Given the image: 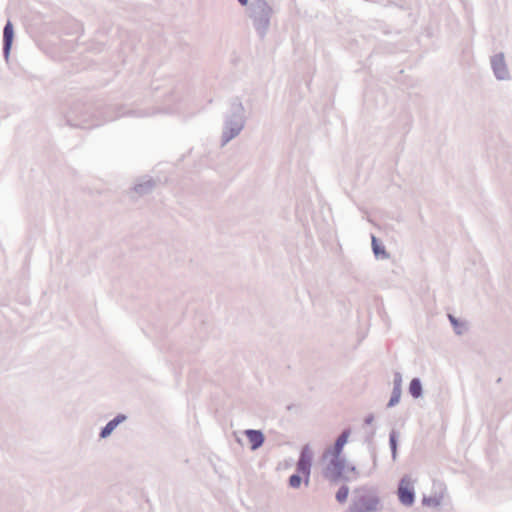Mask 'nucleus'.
Segmentation results:
<instances>
[{
  "label": "nucleus",
  "instance_id": "0eeeda50",
  "mask_svg": "<svg viewBox=\"0 0 512 512\" xmlns=\"http://www.w3.org/2000/svg\"><path fill=\"white\" fill-rule=\"evenodd\" d=\"M313 452L309 445L302 447L296 469L299 474H311Z\"/></svg>",
  "mask_w": 512,
  "mask_h": 512
},
{
  "label": "nucleus",
  "instance_id": "20e7f679",
  "mask_svg": "<svg viewBox=\"0 0 512 512\" xmlns=\"http://www.w3.org/2000/svg\"><path fill=\"white\" fill-rule=\"evenodd\" d=\"M382 509L381 499L374 489L362 486L352 491L349 512H381Z\"/></svg>",
  "mask_w": 512,
  "mask_h": 512
},
{
  "label": "nucleus",
  "instance_id": "1a4fd4ad",
  "mask_svg": "<svg viewBox=\"0 0 512 512\" xmlns=\"http://www.w3.org/2000/svg\"><path fill=\"white\" fill-rule=\"evenodd\" d=\"M402 375L400 372L394 373V379H393V390L391 398L387 404L389 408L394 407L397 405L400 401L401 393H402Z\"/></svg>",
  "mask_w": 512,
  "mask_h": 512
},
{
  "label": "nucleus",
  "instance_id": "7ed1b4c3",
  "mask_svg": "<svg viewBox=\"0 0 512 512\" xmlns=\"http://www.w3.org/2000/svg\"><path fill=\"white\" fill-rule=\"evenodd\" d=\"M274 13L273 6L267 0H251L245 9V15L260 38L267 35Z\"/></svg>",
  "mask_w": 512,
  "mask_h": 512
},
{
  "label": "nucleus",
  "instance_id": "f3484780",
  "mask_svg": "<svg viewBox=\"0 0 512 512\" xmlns=\"http://www.w3.org/2000/svg\"><path fill=\"white\" fill-rule=\"evenodd\" d=\"M372 250L376 257H381L383 259L389 258V254L386 252L385 248L378 243L375 236H372Z\"/></svg>",
  "mask_w": 512,
  "mask_h": 512
},
{
  "label": "nucleus",
  "instance_id": "6e6552de",
  "mask_svg": "<svg viewBox=\"0 0 512 512\" xmlns=\"http://www.w3.org/2000/svg\"><path fill=\"white\" fill-rule=\"evenodd\" d=\"M14 38L13 25L10 21L6 23L3 29V55L6 61L9 60L10 51Z\"/></svg>",
  "mask_w": 512,
  "mask_h": 512
},
{
  "label": "nucleus",
  "instance_id": "a211bd4d",
  "mask_svg": "<svg viewBox=\"0 0 512 512\" xmlns=\"http://www.w3.org/2000/svg\"><path fill=\"white\" fill-rule=\"evenodd\" d=\"M398 436L399 434L395 430H392L389 435V445L394 461L397 459Z\"/></svg>",
  "mask_w": 512,
  "mask_h": 512
},
{
  "label": "nucleus",
  "instance_id": "9d476101",
  "mask_svg": "<svg viewBox=\"0 0 512 512\" xmlns=\"http://www.w3.org/2000/svg\"><path fill=\"white\" fill-rule=\"evenodd\" d=\"M127 420V416L124 414H118L115 418L110 420L101 430L99 436L101 439L108 438L113 431L123 422Z\"/></svg>",
  "mask_w": 512,
  "mask_h": 512
},
{
  "label": "nucleus",
  "instance_id": "f03ea898",
  "mask_svg": "<svg viewBox=\"0 0 512 512\" xmlns=\"http://www.w3.org/2000/svg\"><path fill=\"white\" fill-rule=\"evenodd\" d=\"M245 107L240 99L235 98L230 102V109L224 117L220 145L226 146L230 141L238 137L246 125Z\"/></svg>",
  "mask_w": 512,
  "mask_h": 512
},
{
  "label": "nucleus",
  "instance_id": "2eb2a0df",
  "mask_svg": "<svg viewBox=\"0 0 512 512\" xmlns=\"http://www.w3.org/2000/svg\"><path fill=\"white\" fill-rule=\"evenodd\" d=\"M442 501H443L442 494L429 496V497L424 496L422 499V504L427 507L438 508L439 506H441Z\"/></svg>",
  "mask_w": 512,
  "mask_h": 512
},
{
  "label": "nucleus",
  "instance_id": "ddd939ff",
  "mask_svg": "<svg viewBox=\"0 0 512 512\" xmlns=\"http://www.w3.org/2000/svg\"><path fill=\"white\" fill-rule=\"evenodd\" d=\"M155 187V181L151 178L140 179L133 187V191L139 196L150 193Z\"/></svg>",
  "mask_w": 512,
  "mask_h": 512
},
{
  "label": "nucleus",
  "instance_id": "39448f33",
  "mask_svg": "<svg viewBox=\"0 0 512 512\" xmlns=\"http://www.w3.org/2000/svg\"><path fill=\"white\" fill-rule=\"evenodd\" d=\"M397 496L399 502L411 507L415 502V480L410 475H404L398 484Z\"/></svg>",
  "mask_w": 512,
  "mask_h": 512
},
{
  "label": "nucleus",
  "instance_id": "f257e3e1",
  "mask_svg": "<svg viewBox=\"0 0 512 512\" xmlns=\"http://www.w3.org/2000/svg\"><path fill=\"white\" fill-rule=\"evenodd\" d=\"M367 465L359 464V468L349 464L342 456H334L330 452L322 455V475L331 483L340 481H354L360 477L370 476L377 466V459L374 454H367Z\"/></svg>",
  "mask_w": 512,
  "mask_h": 512
},
{
  "label": "nucleus",
  "instance_id": "5701e85b",
  "mask_svg": "<svg viewBox=\"0 0 512 512\" xmlns=\"http://www.w3.org/2000/svg\"><path fill=\"white\" fill-rule=\"evenodd\" d=\"M373 420H374V416L373 415H369V416H367L365 418V423L370 425V424H372Z\"/></svg>",
  "mask_w": 512,
  "mask_h": 512
},
{
  "label": "nucleus",
  "instance_id": "f8f14e48",
  "mask_svg": "<svg viewBox=\"0 0 512 512\" xmlns=\"http://www.w3.org/2000/svg\"><path fill=\"white\" fill-rule=\"evenodd\" d=\"M350 435L349 430H344L339 437L336 439L335 444L332 447H329L325 450V452H330L334 456H341L343 447L348 441Z\"/></svg>",
  "mask_w": 512,
  "mask_h": 512
},
{
  "label": "nucleus",
  "instance_id": "412c9836",
  "mask_svg": "<svg viewBox=\"0 0 512 512\" xmlns=\"http://www.w3.org/2000/svg\"><path fill=\"white\" fill-rule=\"evenodd\" d=\"M371 453H372V454H374V455L376 456V454H375L374 450L369 451V452H366V453H363L362 455H360V458H359V460H358V462H357V465H355V466H356V468H359V464L367 465V464H368V459L366 458V455H367V454H371Z\"/></svg>",
  "mask_w": 512,
  "mask_h": 512
},
{
  "label": "nucleus",
  "instance_id": "4468645a",
  "mask_svg": "<svg viewBox=\"0 0 512 512\" xmlns=\"http://www.w3.org/2000/svg\"><path fill=\"white\" fill-rule=\"evenodd\" d=\"M409 393L414 398H420L423 395L422 384L419 378H413L409 384Z\"/></svg>",
  "mask_w": 512,
  "mask_h": 512
},
{
  "label": "nucleus",
  "instance_id": "b1692460",
  "mask_svg": "<svg viewBox=\"0 0 512 512\" xmlns=\"http://www.w3.org/2000/svg\"><path fill=\"white\" fill-rule=\"evenodd\" d=\"M237 1H238V3H239L241 6H245V7L250 3V1H249V0H237Z\"/></svg>",
  "mask_w": 512,
  "mask_h": 512
},
{
  "label": "nucleus",
  "instance_id": "6ab92c4d",
  "mask_svg": "<svg viewBox=\"0 0 512 512\" xmlns=\"http://www.w3.org/2000/svg\"><path fill=\"white\" fill-rule=\"evenodd\" d=\"M348 495H349V488L348 486L346 485H342L338 491L336 492V500L339 502V503H344L346 502L347 498H348Z\"/></svg>",
  "mask_w": 512,
  "mask_h": 512
},
{
  "label": "nucleus",
  "instance_id": "9b49d317",
  "mask_svg": "<svg viewBox=\"0 0 512 512\" xmlns=\"http://www.w3.org/2000/svg\"><path fill=\"white\" fill-rule=\"evenodd\" d=\"M244 434L246 435L250 442L251 450L259 449L265 441V436L260 430L247 429L244 431Z\"/></svg>",
  "mask_w": 512,
  "mask_h": 512
},
{
  "label": "nucleus",
  "instance_id": "4be33fe9",
  "mask_svg": "<svg viewBox=\"0 0 512 512\" xmlns=\"http://www.w3.org/2000/svg\"><path fill=\"white\" fill-rule=\"evenodd\" d=\"M303 477H302V481H304V484L306 486L309 485L310 483V474H301Z\"/></svg>",
  "mask_w": 512,
  "mask_h": 512
},
{
  "label": "nucleus",
  "instance_id": "dca6fc26",
  "mask_svg": "<svg viewBox=\"0 0 512 512\" xmlns=\"http://www.w3.org/2000/svg\"><path fill=\"white\" fill-rule=\"evenodd\" d=\"M448 319L454 328V332L457 335H462L467 331V325L464 322L459 321L452 314H448Z\"/></svg>",
  "mask_w": 512,
  "mask_h": 512
},
{
  "label": "nucleus",
  "instance_id": "423d86ee",
  "mask_svg": "<svg viewBox=\"0 0 512 512\" xmlns=\"http://www.w3.org/2000/svg\"><path fill=\"white\" fill-rule=\"evenodd\" d=\"M490 65L497 80L508 81L511 79L510 70L503 52L492 55L490 57Z\"/></svg>",
  "mask_w": 512,
  "mask_h": 512
},
{
  "label": "nucleus",
  "instance_id": "aec40b11",
  "mask_svg": "<svg viewBox=\"0 0 512 512\" xmlns=\"http://www.w3.org/2000/svg\"><path fill=\"white\" fill-rule=\"evenodd\" d=\"M289 486L293 489H298L301 486L302 483V477L301 474L298 472L296 474H293L289 477L288 480Z\"/></svg>",
  "mask_w": 512,
  "mask_h": 512
}]
</instances>
